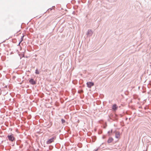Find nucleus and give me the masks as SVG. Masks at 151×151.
I'll list each match as a JSON object with an SVG mask.
<instances>
[{"label": "nucleus", "mask_w": 151, "mask_h": 151, "mask_svg": "<svg viewBox=\"0 0 151 151\" xmlns=\"http://www.w3.org/2000/svg\"><path fill=\"white\" fill-rule=\"evenodd\" d=\"M7 137L9 140L12 142H13V141H15V138L13 136L12 134L11 135H8L7 136Z\"/></svg>", "instance_id": "f257e3e1"}, {"label": "nucleus", "mask_w": 151, "mask_h": 151, "mask_svg": "<svg viewBox=\"0 0 151 151\" xmlns=\"http://www.w3.org/2000/svg\"><path fill=\"white\" fill-rule=\"evenodd\" d=\"M93 34V32L92 30L91 29H89L88 30L87 32L86 33L87 37H90Z\"/></svg>", "instance_id": "f03ea898"}, {"label": "nucleus", "mask_w": 151, "mask_h": 151, "mask_svg": "<svg viewBox=\"0 0 151 151\" xmlns=\"http://www.w3.org/2000/svg\"><path fill=\"white\" fill-rule=\"evenodd\" d=\"M86 84L88 87L91 88V86H94V83L92 82H87Z\"/></svg>", "instance_id": "7ed1b4c3"}, {"label": "nucleus", "mask_w": 151, "mask_h": 151, "mask_svg": "<svg viewBox=\"0 0 151 151\" xmlns=\"http://www.w3.org/2000/svg\"><path fill=\"white\" fill-rule=\"evenodd\" d=\"M54 137H52L50 139H49L46 142V143L47 144H50L53 142L54 141Z\"/></svg>", "instance_id": "20e7f679"}, {"label": "nucleus", "mask_w": 151, "mask_h": 151, "mask_svg": "<svg viewBox=\"0 0 151 151\" xmlns=\"http://www.w3.org/2000/svg\"><path fill=\"white\" fill-rule=\"evenodd\" d=\"M29 83L32 85H34L36 84L35 81L34 80V79L33 78H31L29 81Z\"/></svg>", "instance_id": "39448f33"}, {"label": "nucleus", "mask_w": 151, "mask_h": 151, "mask_svg": "<svg viewBox=\"0 0 151 151\" xmlns=\"http://www.w3.org/2000/svg\"><path fill=\"white\" fill-rule=\"evenodd\" d=\"M118 107L116 104H114L112 107V109L114 111H116Z\"/></svg>", "instance_id": "423d86ee"}, {"label": "nucleus", "mask_w": 151, "mask_h": 151, "mask_svg": "<svg viewBox=\"0 0 151 151\" xmlns=\"http://www.w3.org/2000/svg\"><path fill=\"white\" fill-rule=\"evenodd\" d=\"M120 136V133L119 132H116L115 133V137L117 138H119Z\"/></svg>", "instance_id": "0eeeda50"}, {"label": "nucleus", "mask_w": 151, "mask_h": 151, "mask_svg": "<svg viewBox=\"0 0 151 151\" xmlns=\"http://www.w3.org/2000/svg\"><path fill=\"white\" fill-rule=\"evenodd\" d=\"M113 139L112 137H110L108 140L107 142L108 143H110L111 142L113 141Z\"/></svg>", "instance_id": "6e6552de"}, {"label": "nucleus", "mask_w": 151, "mask_h": 151, "mask_svg": "<svg viewBox=\"0 0 151 151\" xmlns=\"http://www.w3.org/2000/svg\"><path fill=\"white\" fill-rule=\"evenodd\" d=\"M36 74H39V72L38 71L37 69L35 70V72Z\"/></svg>", "instance_id": "1a4fd4ad"}, {"label": "nucleus", "mask_w": 151, "mask_h": 151, "mask_svg": "<svg viewBox=\"0 0 151 151\" xmlns=\"http://www.w3.org/2000/svg\"><path fill=\"white\" fill-rule=\"evenodd\" d=\"M24 37V35L21 37V40L19 42V45L20 44V43L23 40Z\"/></svg>", "instance_id": "9d476101"}, {"label": "nucleus", "mask_w": 151, "mask_h": 151, "mask_svg": "<svg viewBox=\"0 0 151 151\" xmlns=\"http://www.w3.org/2000/svg\"><path fill=\"white\" fill-rule=\"evenodd\" d=\"M61 122H62V124H64V123H65V120H64V119H62Z\"/></svg>", "instance_id": "9b49d317"}, {"label": "nucleus", "mask_w": 151, "mask_h": 151, "mask_svg": "<svg viewBox=\"0 0 151 151\" xmlns=\"http://www.w3.org/2000/svg\"><path fill=\"white\" fill-rule=\"evenodd\" d=\"M98 150V149H97L96 150H95L94 151H97Z\"/></svg>", "instance_id": "f8f14e48"}, {"label": "nucleus", "mask_w": 151, "mask_h": 151, "mask_svg": "<svg viewBox=\"0 0 151 151\" xmlns=\"http://www.w3.org/2000/svg\"><path fill=\"white\" fill-rule=\"evenodd\" d=\"M105 138V136H103V137H102V138L103 139H104Z\"/></svg>", "instance_id": "ddd939ff"}, {"label": "nucleus", "mask_w": 151, "mask_h": 151, "mask_svg": "<svg viewBox=\"0 0 151 151\" xmlns=\"http://www.w3.org/2000/svg\"><path fill=\"white\" fill-rule=\"evenodd\" d=\"M110 131L108 132V133H110Z\"/></svg>", "instance_id": "4468645a"}, {"label": "nucleus", "mask_w": 151, "mask_h": 151, "mask_svg": "<svg viewBox=\"0 0 151 151\" xmlns=\"http://www.w3.org/2000/svg\"><path fill=\"white\" fill-rule=\"evenodd\" d=\"M112 132V130H111V132Z\"/></svg>", "instance_id": "2eb2a0df"}]
</instances>
